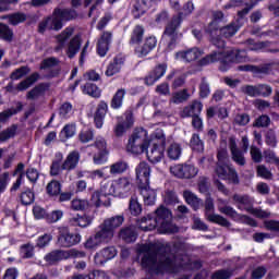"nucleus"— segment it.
Masks as SVG:
<instances>
[{"mask_svg":"<svg viewBox=\"0 0 279 279\" xmlns=\"http://www.w3.org/2000/svg\"><path fill=\"white\" fill-rule=\"evenodd\" d=\"M143 252L142 267L149 269L154 274H165V271H173V259L166 257L158 262V256H167V248L162 244L150 243L141 247Z\"/></svg>","mask_w":279,"mask_h":279,"instance_id":"nucleus-1","label":"nucleus"},{"mask_svg":"<svg viewBox=\"0 0 279 279\" xmlns=\"http://www.w3.org/2000/svg\"><path fill=\"white\" fill-rule=\"evenodd\" d=\"M78 14L75 9H61L54 8L51 15L46 16L39 22L37 32L38 34H45V32H60L64 27V23L69 21H75Z\"/></svg>","mask_w":279,"mask_h":279,"instance_id":"nucleus-2","label":"nucleus"},{"mask_svg":"<svg viewBox=\"0 0 279 279\" xmlns=\"http://www.w3.org/2000/svg\"><path fill=\"white\" fill-rule=\"evenodd\" d=\"M182 10L183 12H179L177 15H173L165 26L163 36L169 38L166 47L167 53L173 51V49L178 47V29L182 27L184 16H191V14H193L195 4H193V1H187L185 4H183Z\"/></svg>","mask_w":279,"mask_h":279,"instance_id":"nucleus-3","label":"nucleus"},{"mask_svg":"<svg viewBox=\"0 0 279 279\" xmlns=\"http://www.w3.org/2000/svg\"><path fill=\"white\" fill-rule=\"evenodd\" d=\"M54 158L56 159L52 160L50 165V175L52 178H58V175H61L62 171H75L77 165H80L82 155L78 150H72L68 154L65 159L62 153H56ZM62 160L64 161L62 162Z\"/></svg>","mask_w":279,"mask_h":279,"instance_id":"nucleus-4","label":"nucleus"},{"mask_svg":"<svg viewBox=\"0 0 279 279\" xmlns=\"http://www.w3.org/2000/svg\"><path fill=\"white\" fill-rule=\"evenodd\" d=\"M136 182L141 191H145L144 204L146 206H154L156 204V191L149 190V178L151 175V168L147 162H140L135 169Z\"/></svg>","mask_w":279,"mask_h":279,"instance_id":"nucleus-5","label":"nucleus"},{"mask_svg":"<svg viewBox=\"0 0 279 279\" xmlns=\"http://www.w3.org/2000/svg\"><path fill=\"white\" fill-rule=\"evenodd\" d=\"M171 210L160 205L154 213L137 220V223L144 232H151V230H156L162 221H167V219H171Z\"/></svg>","mask_w":279,"mask_h":279,"instance_id":"nucleus-6","label":"nucleus"},{"mask_svg":"<svg viewBox=\"0 0 279 279\" xmlns=\"http://www.w3.org/2000/svg\"><path fill=\"white\" fill-rule=\"evenodd\" d=\"M215 62H220L219 71L222 73L230 71V68L234 64L232 57L228 56V51H213L198 60V66H208V64H215Z\"/></svg>","mask_w":279,"mask_h":279,"instance_id":"nucleus-7","label":"nucleus"},{"mask_svg":"<svg viewBox=\"0 0 279 279\" xmlns=\"http://www.w3.org/2000/svg\"><path fill=\"white\" fill-rule=\"evenodd\" d=\"M128 151L131 154H144L149 149V141H147V130L145 129H135L131 137L129 138V143L126 145Z\"/></svg>","mask_w":279,"mask_h":279,"instance_id":"nucleus-8","label":"nucleus"},{"mask_svg":"<svg viewBox=\"0 0 279 279\" xmlns=\"http://www.w3.org/2000/svg\"><path fill=\"white\" fill-rule=\"evenodd\" d=\"M239 32V26L235 24H229L223 27H219L218 32L214 31L210 33L209 36V41L214 47H217V49H226V40L223 38H232L234 34Z\"/></svg>","mask_w":279,"mask_h":279,"instance_id":"nucleus-9","label":"nucleus"},{"mask_svg":"<svg viewBox=\"0 0 279 279\" xmlns=\"http://www.w3.org/2000/svg\"><path fill=\"white\" fill-rule=\"evenodd\" d=\"M132 191V182L129 178H120L112 183L105 185V195H112L113 197L125 198Z\"/></svg>","mask_w":279,"mask_h":279,"instance_id":"nucleus-10","label":"nucleus"},{"mask_svg":"<svg viewBox=\"0 0 279 279\" xmlns=\"http://www.w3.org/2000/svg\"><path fill=\"white\" fill-rule=\"evenodd\" d=\"M82 243V234L80 232H71L66 226L58 227L57 245L59 247H75Z\"/></svg>","mask_w":279,"mask_h":279,"instance_id":"nucleus-11","label":"nucleus"},{"mask_svg":"<svg viewBox=\"0 0 279 279\" xmlns=\"http://www.w3.org/2000/svg\"><path fill=\"white\" fill-rule=\"evenodd\" d=\"M88 147H94L96 151L93 154V162L94 165H106L108 162V155L110 151L108 150V142L104 137H96L95 142Z\"/></svg>","mask_w":279,"mask_h":279,"instance_id":"nucleus-12","label":"nucleus"},{"mask_svg":"<svg viewBox=\"0 0 279 279\" xmlns=\"http://www.w3.org/2000/svg\"><path fill=\"white\" fill-rule=\"evenodd\" d=\"M110 231L104 232L101 229L97 231L94 235H90L84 243L83 247L87 250V252H96L97 247L101 245V243H109L112 241L110 239Z\"/></svg>","mask_w":279,"mask_h":279,"instance_id":"nucleus-13","label":"nucleus"},{"mask_svg":"<svg viewBox=\"0 0 279 279\" xmlns=\"http://www.w3.org/2000/svg\"><path fill=\"white\" fill-rule=\"evenodd\" d=\"M215 210V202L211 197L206 198L205 201V216L209 223H216L217 226H221L222 228H230V222L219 214H208Z\"/></svg>","mask_w":279,"mask_h":279,"instance_id":"nucleus-14","label":"nucleus"},{"mask_svg":"<svg viewBox=\"0 0 279 279\" xmlns=\"http://www.w3.org/2000/svg\"><path fill=\"white\" fill-rule=\"evenodd\" d=\"M215 171L220 180H228L232 184H239L241 182L239 180V173H236V169L232 168L228 163H216Z\"/></svg>","mask_w":279,"mask_h":279,"instance_id":"nucleus-15","label":"nucleus"},{"mask_svg":"<svg viewBox=\"0 0 279 279\" xmlns=\"http://www.w3.org/2000/svg\"><path fill=\"white\" fill-rule=\"evenodd\" d=\"M170 171L175 178L181 180H192V178H195L199 173V169L193 165H177Z\"/></svg>","mask_w":279,"mask_h":279,"instance_id":"nucleus-16","label":"nucleus"},{"mask_svg":"<svg viewBox=\"0 0 279 279\" xmlns=\"http://www.w3.org/2000/svg\"><path fill=\"white\" fill-rule=\"evenodd\" d=\"M132 128H134V112L132 109H129L124 112V120L116 124L113 134L117 138H121V136H123L128 130H132Z\"/></svg>","mask_w":279,"mask_h":279,"instance_id":"nucleus-17","label":"nucleus"},{"mask_svg":"<svg viewBox=\"0 0 279 279\" xmlns=\"http://www.w3.org/2000/svg\"><path fill=\"white\" fill-rule=\"evenodd\" d=\"M156 47H158V38L150 35L144 38L142 45L140 44L135 48V53H137L138 58H146V56H149Z\"/></svg>","mask_w":279,"mask_h":279,"instance_id":"nucleus-18","label":"nucleus"},{"mask_svg":"<svg viewBox=\"0 0 279 279\" xmlns=\"http://www.w3.org/2000/svg\"><path fill=\"white\" fill-rule=\"evenodd\" d=\"M167 69H168L167 63H158L144 77V84L146 86H154V84H156V82H159L161 77H165V74L167 73Z\"/></svg>","mask_w":279,"mask_h":279,"instance_id":"nucleus-19","label":"nucleus"},{"mask_svg":"<svg viewBox=\"0 0 279 279\" xmlns=\"http://www.w3.org/2000/svg\"><path fill=\"white\" fill-rule=\"evenodd\" d=\"M167 147V142L163 140L160 143H154L150 151H146V156L149 162L156 165L165 158V148Z\"/></svg>","mask_w":279,"mask_h":279,"instance_id":"nucleus-20","label":"nucleus"},{"mask_svg":"<svg viewBox=\"0 0 279 279\" xmlns=\"http://www.w3.org/2000/svg\"><path fill=\"white\" fill-rule=\"evenodd\" d=\"M111 44H112V33L108 31H104L96 46V51L100 58H106L108 51H110Z\"/></svg>","mask_w":279,"mask_h":279,"instance_id":"nucleus-21","label":"nucleus"},{"mask_svg":"<svg viewBox=\"0 0 279 279\" xmlns=\"http://www.w3.org/2000/svg\"><path fill=\"white\" fill-rule=\"evenodd\" d=\"M117 247L107 246L102 248L100 252L96 253L94 256V263L96 265H106L108 260H112L117 256Z\"/></svg>","mask_w":279,"mask_h":279,"instance_id":"nucleus-22","label":"nucleus"},{"mask_svg":"<svg viewBox=\"0 0 279 279\" xmlns=\"http://www.w3.org/2000/svg\"><path fill=\"white\" fill-rule=\"evenodd\" d=\"M238 71H241L244 73H254L255 75H270L271 64L269 63H266L263 65L244 64V65H239Z\"/></svg>","mask_w":279,"mask_h":279,"instance_id":"nucleus-23","label":"nucleus"},{"mask_svg":"<svg viewBox=\"0 0 279 279\" xmlns=\"http://www.w3.org/2000/svg\"><path fill=\"white\" fill-rule=\"evenodd\" d=\"M123 221H125V218L123 216H116L110 219H107L99 226V229H101L105 233L109 232L110 239L114 236V229L120 228V226H123Z\"/></svg>","mask_w":279,"mask_h":279,"instance_id":"nucleus-24","label":"nucleus"},{"mask_svg":"<svg viewBox=\"0 0 279 279\" xmlns=\"http://www.w3.org/2000/svg\"><path fill=\"white\" fill-rule=\"evenodd\" d=\"M106 114H108V102H106V100H100L94 113V123L97 130H101V128H104Z\"/></svg>","mask_w":279,"mask_h":279,"instance_id":"nucleus-25","label":"nucleus"},{"mask_svg":"<svg viewBox=\"0 0 279 279\" xmlns=\"http://www.w3.org/2000/svg\"><path fill=\"white\" fill-rule=\"evenodd\" d=\"M204 104L199 100H193L191 105L185 106L181 111V119H191V117L202 116Z\"/></svg>","mask_w":279,"mask_h":279,"instance_id":"nucleus-26","label":"nucleus"},{"mask_svg":"<svg viewBox=\"0 0 279 279\" xmlns=\"http://www.w3.org/2000/svg\"><path fill=\"white\" fill-rule=\"evenodd\" d=\"M124 64L125 57H123L122 54H117L113 58L112 62L108 64L105 75L107 77H112L113 75H117V73H121V69H123Z\"/></svg>","mask_w":279,"mask_h":279,"instance_id":"nucleus-27","label":"nucleus"},{"mask_svg":"<svg viewBox=\"0 0 279 279\" xmlns=\"http://www.w3.org/2000/svg\"><path fill=\"white\" fill-rule=\"evenodd\" d=\"M49 88H51V83H39L29 92H27L26 99H38V97H43V95H45V93H47Z\"/></svg>","mask_w":279,"mask_h":279,"instance_id":"nucleus-28","label":"nucleus"},{"mask_svg":"<svg viewBox=\"0 0 279 279\" xmlns=\"http://www.w3.org/2000/svg\"><path fill=\"white\" fill-rule=\"evenodd\" d=\"M44 260H46L48 265H58V263L66 260V251L53 250L45 255Z\"/></svg>","mask_w":279,"mask_h":279,"instance_id":"nucleus-29","label":"nucleus"},{"mask_svg":"<svg viewBox=\"0 0 279 279\" xmlns=\"http://www.w3.org/2000/svg\"><path fill=\"white\" fill-rule=\"evenodd\" d=\"M143 38H145V27L143 25H135L133 31L131 32L129 45H141L143 43Z\"/></svg>","mask_w":279,"mask_h":279,"instance_id":"nucleus-30","label":"nucleus"},{"mask_svg":"<svg viewBox=\"0 0 279 279\" xmlns=\"http://www.w3.org/2000/svg\"><path fill=\"white\" fill-rule=\"evenodd\" d=\"M80 49H82V37H80V35H76L70 40L68 45V58H70V60H73V58L80 52Z\"/></svg>","mask_w":279,"mask_h":279,"instance_id":"nucleus-31","label":"nucleus"},{"mask_svg":"<svg viewBox=\"0 0 279 279\" xmlns=\"http://www.w3.org/2000/svg\"><path fill=\"white\" fill-rule=\"evenodd\" d=\"M202 53L203 52L199 50V48L194 47L184 51H180L177 53V56L184 60V62H195V60L199 59Z\"/></svg>","mask_w":279,"mask_h":279,"instance_id":"nucleus-32","label":"nucleus"},{"mask_svg":"<svg viewBox=\"0 0 279 279\" xmlns=\"http://www.w3.org/2000/svg\"><path fill=\"white\" fill-rule=\"evenodd\" d=\"M81 90L83 95H88V97H93V99H99V97H101V88L93 82L85 83L81 86Z\"/></svg>","mask_w":279,"mask_h":279,"instance_id":"nucleus-33","label":"nucleus"},{"mask_svg":"<svg viewBox=\"0 0 279 279\" xmlns=\"http://www.w3.org/2000/svg\"><path fill=\"white\" fill-rule=\"evenodd\" d=\"M158 232L159 234H178L180 228L171 221V218H168L167 220L159 222Z\"/></svg>","mask_w":279,"mask_h":279,"instance_id":"nucleus-34","label":"nucleus"},{"mask_svg":"<svg viewBox=\"0 0 279 279\" xmlns=\"http://www.w3.org/2000/svg\"><path fill=\"white\" fill-rule=\"evenodd\" d=\"M183 197H184L186 204H187L189 206H191V208H192L193 210H199V208H202V205L204 204V203L202 202V198L197 197V196L195 195V193H193V192H191V191H189V190H186V191L183 192Z\"/></svg>","mask_w":279,"mask_h":279,"instance_id":"nucleus-35","label":"nucleus"},{"mask_svg":"<svg viewBox=\"0 0 279 279\" xmlns=\"http://www.w3.org/2000/svg\"><path fill=\"white\" fill-rule=\"evenodd\" d=\"M69 226H72L73 228H88L90 223H93V218L89 216H80L76 215V217H72L68 221Z\"/></svg>","mask_w":279,"mask_h":279,"instance_id":"nucleus-36","label":"nucleus"},{"mask_svg":"<svg viewBox=\"0 0 279 279\" xmlns=\"http://www.w3.org/2000/svg\"><path fill=\"white\" fill-rule=\"evenodd\" d=\"M223 21V12L222 11H216L213 14V21L207 25L205 28V33L209 36L213 34V32H219V23Z\"/></svg>","mask_w":279,"mask_h":279,"instance_id":"nucleus-37","label":"nucleus"},{"mask_svg":"<svg viewBox=\"0 0 279 279\" xmlns=\"http://www.w3.org/2000/svg\"><path fill=\"white\" fill-rule=\"evenodd\" d=\"M227 51H228V57L231 58L234 64H241V62H247V50L231 49Z\"/></svg>","mask_w":279,"mask_h":279,"instance_id":"nucleus-38","label":"nucleus"},{"mask_svg":"<svg viewBox=\"0 0 279 279\" xmlns=\"http://www.w3.org/2000/svg\"><path fill=\"white\" fill-rule=\"evenodd\" d=\"M119 239L124 243H135L136 239H138V233L134 229L126 227L120 230Z\"/></svg>","mask_w":279,"mask_h":279,"instance_id":"nucleus-39","label":"nucleus"},{"mask_svg":"<svg viewBox=\"0 0 279 279\" xmlns=\"http://www.w3.org/2000/svg\"><path fill=\"white\" fill-rule=\"evenodd\" d=\"M123 99H125V89L120 88L111 98L110 108H112V110H121V108H123Z\"/></svg>","mask_w":279,"mask_h":279,"instance_id":"nucleus-40","label":"nucleus"},{"mask_svg":"<svg viewBox=\"0 0 279 279\" xmlns=\"http://www.w3.org/2000/svg\"><path fill=\"white\" fill-rule=\"evenodd\" d=\"M75 114V110L73 109V104L69 101H64L60 107H59V117L63 121H69L71 117Z\"/></svg>","mask_w":279,"mask_h":279,"instance_id":"nucleus-41","label":"nucleus"},{"mask_svg":"<svg viewBox=\"0 0 279 279\" xmlns=\"http://www.w3.org/2000/svg\"><path fill=\"white\" fill-rule=\"evenodd\" d=\"M46 193L49 197H58L62 193V183L58 180H51L46 186Z\"/></svg>","mask_w":279,"mask_h":279,"instance_id":"nucleus-42","label":"nucleus"},{"mask_svg":"<svg viewBox=\"0 0 279 279\" xmlns=\"http://www.w3.org/2000/svg\"><path fill=\"white\" fill-rule=\"evenodd\" d=\"M23 110V102L17 101L16 108H10L2 112H0V123H5L10 117H14V114H19V112H22Z\"/></svg>","mask_w":279,"mask_h":279,"instance_id":"nucleus-43","label":"nucleus"},{"mask_svg":"<svg viewBox=\"0 0 279 279\" xmlns=\"http://www.w3.org/2000/svg\"><path fill=\"white\" fill-rule=\"evenodd\" d=\"M129 213L132 217H138L143 213V205L138 203V197L131 196L129 201Z\"/></svg>","mask_w":279,"mask_h":279,"instance_id":"nucleus-44","label":"nucleus"},{"mask_svg":"<svg viewBox=\"0 0 279 279\" xmlns=\"http://www.w3.org/2000/svg\"><path fill=\"white\" fill-rule=\"evenodd\" d=\"M263 0H241V3L245 5L244 9L238 11V19L243 20L245 19L246 14H250V11L253 10L255 5L260 3Z\"/></svg>","mask_w":279,"mask_h":279,"instance_id":"nucleus-45","label":"nucleus"},{"mask_svg":"<svg viewBox=\"0 0 279 279\" xmlns=\"http://www.w3.org/2000/svg\"><path fill=\"white\" fill-rule=\"evenodd\" d=\"M0 40L12 43L14 40V31L8 24L0 22Z\"/></svg>","mask_w":279,"mask_h":279,"instance_id":"nucleus-46","label":"nucleus"},{"mask_svg":"<svg viewBox=\"0 0 279 279\" xmlns=\"http://www.w3.org/2000/svg\"><path fill=\"white\" fill-rule=\"evenodd\" d=\"M130 169V166L124 160H119L110 166V173L112 175H119L121 173H125Z\"/></svg>","mask_w":279,"mask_h":279,"instance_id":"nucleus-47","label":"nucleus"},{"mask_svg":"<svg viewBox=\"0 0 279 279\" xmlns=\"http://www.w3.org/2000/svg\"><path fill=\"white\" fill-rule=\"evenodd\" d=\"M167 154L170 160H180V156H182V146L178 143H173L168 147Z\"/></svg>","mask_w":279,"mask_h":279,"instance_id":"nucleus-48","label":"nucleus"},{"mask_svg":"<svg viewBox=\"0 0 279 279\" xmlns=\"http://www.w3.org/2000/svg\"><path fill=\"white\" fill-rule=\"evenodd\" d=\"M190 147L194 151H204V141L199 137V133H193L190 140Z\"/></svg>","mask_w":279,"mask_h":279,"instance_id":"nucleus-49","label":"nucleus"},{"mask_svg":"<svg viewBox=\"0 0 279 279\" xmlns=\"http://www.w3.org/2000/svg\"><path fill=\"white\" fill-rule=\"evenodd\" d=\"M19 126L16 124L11 125L10 128L0 132V143H5V141H10V138H14L16 136V130Z\"/></svg>","mask_w":279,"mask_h":279,"instance_id":"nucleus-50","label":"nucleus"},{"mask_svg":"<svg viewBox=\"0 0 279 279\" xmlns=\"http://www.w3.org/2000/svg\"><path fill=\"white\" fill-rule=\"evenodd\" d=\"M102 197H108V195H106V186H104L101 189V192L99 191H95L92 196H90V206H96V208H99V206H101V198Z\"/></svg>","mask_w":279,"mask_h":279,"instance_id":"nucleus-51","label":"nucleus"},{"mask_svg":"<svg viewBox=\"0 0 279 279\" xmlns=\"http://www.w3.org/2000/svg\"><path fill=\"white\" fill-rule=\"evenodd\" d=\"M60 64V60L56 57H48L44 59L39 64L40 71H47L49 69H53V66H58Z\"/></svg>","mask_w":279,"mask_h":279,"instance_id":"nucleus-52","label":"nucleus"},{"mask_svg":"<svg viewBox=\"0 0 279 279\" xmlns=\"http://www.w3.org/2000/svg\"><path fill=\"white\" fill-rule=\"evenodd\" d=\"M234 276V269L227 268V269H219L213 272L211 279H230Z\"/></svg>","mask_w":279,"mask_h":279,"instance_id":"nucleus-53","label":"nucleus"},{"mask_svg":"<svg viewBox=\"0 0 279 279\" xmlns=\"http://www.w3.org/2000/svg\"><path fill=\"white\" fill-rule=\"evenodd\" d=\"M198 95L201 99H208L210 96V84L206 82V78H202L201 84L198 85Z\"/></svg>","mask_w":279,"mask_h":279,"instance_id":"nucleus-54","label":"nucleus"},{"mask_svg":"<svg viewBox=\"0 0 279 279\" xmlns=\"http://www.w3.org/2000/svg\"><path fill=\"white\" fill-rule=\"evenodd\" d=\"M250 154H251V160L255 165H260V162H263L264 153L260 150V148H258L255 145H252L250 149Z\"/></svg>","mask_w":279,"mask_h":279,"instance_id":"nucleus-55","label":"nucleus"},{"mask_svg":"<svg viewBox=\"0 0 279 279\" xmlns=\"http://www.w3.org/2000/svg\"><path fill=\"white\" fill-rule=\"evenodd\" d=\"M28 73H29V66L22 65L21 68L14 70L10 74V80H12L13 82L16 80H21L22 77H25V75H27Z\"/></svg>","mask_w":279,"mask_h":279,"instance_id":"nucleus-56","label":"nucleus"},{"mask_svg":"<svg viewBox=\"0 0 279 279\" xmlns=\"http://www.w3.org/2000/svg\"><path fill=\"white\" fill-rule=\"evenodd\" d=\"M21 204L23 206H29L31 204H34L35 195L32 190H26L21 193L20 195Z\"/></svg>","mask_w":279,"mask_h":279,"instance_id":"nucleus-57","label":"nucleus"},{"mask_svg":"<svg viewBox=\"0 0 279 279\" xmlns=\"http://www.w3.org/2000/svg\"><path fill=\"white\" fill-rule=\"evenodd\" d=\"M271 125V118L267 114L259 116L253 123V128H269Z\"/></svg>","mask_w":279,"mask_h":279,"instance_id":"nucleus-58","label":"nucleus"},{"mask_svg":"<svg viewBox=\"0 0 279 279\" xmlns=\"http://www.w3.org/2000/svg\"><path fill=\"white\" fill-rule=\"evenodd\" d=\"M265 143L268 147H277L278 138L276 137V131L269 129L265 134Z\"/></svg>","mask_w":279,"mask_h":279,"instance_id":"nucleus-59","label":"nucleus"},{"mask_svg":"<svg viewBox=\"0 0 279 279\" xmlns=\"http://www.w3.org/2000/svg\"><path fill=\"white\" fill-rule=\"evenodd\" d=\"M27 21V15L25 13H13L9 16V23L11 25H20V23H25Z\"/></svg>","mask_w":279,"mask_h":279,"instance_id":"nucleus-60","label":"nucleus"},{"mask_svg":"<svg viewBox=\"0 0 279 279\" xmlns=\"http://www.w3.org/2000/svg\"><path fill=\"white\" fill-rule=\"evenodd\" d=\"M90 206V203L86 199L75 198L71 203L72 210H86Z\"/></svg>","mask_w":279,"mask_h":279,"instance_id":"nucleus-61","label":"nucleus"},{"mask_svg":"<svg viewBox=\"0 0 279 279\" xmlns=\"http://www.w3.org/2000/svg\"><path fill=\"white\" fill-rule=\"evenodd\" d=\"M95 138V132H93L92 129L88 130H82L78 133V141L80 143H90Z\"/></svg>","mask_w":279,"mask_h":279,"instance_id":"nucleus-62","label":"nucleus"},{"mask_svg":"<svg viewBox=\"0 0 279 279\" xmlns=\"http://www.w3.org/2000/svg\"><path fill=\"white\" fill-rule=\"evenodd\" d=\"M257 178H263V180H271L274 174L266 168L265 165H259L256 167Z\"/></svg>","mask_w":279,"mask_h":279,"instance_id":"nucleus-63","label":"nucleus"},{"mask_svg":"<svg viewBox=\"0 0 279 279\" xmlns=\"http://www.w3.org/2000/svg\"><path fill=\"white\" fill-rule=\"evenodd\" d=\"M22 258H34V245L27 243L20 247Z\"/></svg>","mask_w":279,"mask_h":279,"instance_id":"nucleus-64","label":"nucleus"}]
</instances>
